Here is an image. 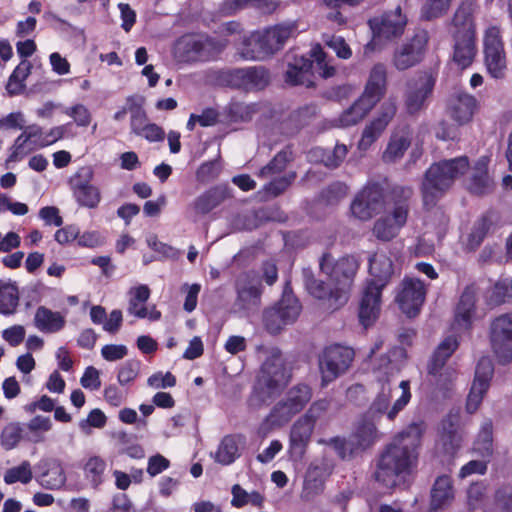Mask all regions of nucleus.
Here are the masks:
<instances>
[{"instance_id":"nucleus-59","label":"nucleus","mask_w":512,"mask_h":512,"mask_svg":"<svg viewBox=\"0 0 512 512\" xmlns=\"http://www.w3.org/2000/svg\"><path fill=\"white\" fill-rule=\"evenodd\" d=\"M512 299V278L499 280L493 288L490 302L499 305Z\"/></svg>"},{"instance_id":"nucleus-63","label":"nucleus","mask_w":512,"mask_h":512,"mask_svg":"<svg viewBox=\"0 0 512 512\" xmlns=\"http://www.w3.org/2000/svg\"><path fill=\"white\" fill-rule=\"evenodd\" d=\"M325 44L332 49L337 57L347 60L352 56V50L345 39L341 36H326Z\"/></svg>"},{"instance_id":"nucleus-61","label":"nucleus","mask_w":512,"mask_h":512,"mask_svg":"<svg viewBox=\"0 0 512 512\" xmlns=\"http://www.w3.org/2000/svg\"><path fill=\"white\" fill-rule=\"evenodd\" d=\"M348 149L344 144L335 145L332 151H323L321 161L326 167H338L347 155Z\"/></svg>"},{"instance_id":"nucleus-14","label":"nucleus","mask_w":512,"mask_h":512,"mask_svg":"<svg viewBox=\"0 0 512 512\" xmlns=\"http://www.w3.org/2000/svg\"><path fill=\"white\" fill-rule=\"evenodd\" d=\"M483 46L487 72L495 79H503L506 73L507 61L498 27L492 26L486 29Z\"/></svg>"},{"instance_id":"nucleus-53","label":"nucleus","mask_w":512,"mask_h":512,"mask_svg":"<svg viewBox=\"0 0 512 512\" xmlns=\"http://www.w3.org/2000/svg\"><path fill=\"white\" fill-rule=\"evenodd\" d=\"M493 226L492 216L487 214L476 221L468 237V246L476 249L483 242L484 238L491 231Z\"/></svg>"},{"instance_id":"nucleus-21","label":"nucleus","mask_w":512,"mask_h":512,"mask_svg":"<svg viewBox=\"0 0 512 512\" xmlns=\"http://www.w3.org/2000/svg\"><path fill=\"white\" fill-rule=\"evenodd\" d=\"M383 287L376 285L374 280H367L362 289L358 317L360 324L364 327H370L378 319L382 304Z\"/></svg>"},{"instance_id":"nucleus-15","label":"nucleus","mask_w":512,"mask_h":512,"mask_svg":"<svg viewBox=\"0 0 512 512\" xmlns=\"http://www.w3.org/2000/svg\"><path fill=\"white\" fill-rule=\"evenodd\" d=\"M490 340L498 362L507 364L512 361V313L495 318L490 326Z\"/></svg>"},{"instance_id":"nucleus-30","label":"nucleus","mask_w":512,"mask_h":512,"mask_svg":"<svg viewBox=\"0 0 512 512\" xmlns=\"http://www.w3.org/2000/svg\"><path fill=\"white\" fill-rule=\"evenodd\" d=\"M386 84V66L383 63H377L370 70L369 77L361 97L375 106L376 103L385 94Z\"/></svg>"},{"instance_id":"nucleus-38","label":"nucleus","mask_w":512,"mask_h":512,"mask_svg":"<svg viewBox=\"0 0 512 512\" xmlns=\"http://www.w3.org/2000/svg\"><path fill=\"white\" fill-rule=\"evenodd\" d=\"M454 497L452 481L449 476L443 475L436 479L431 491L430 512H436L448 505Z\"/></svg>"},{"instance_id":"nucleus-64","label":"nucleus","mask_w":512,"mask_h":512,"mask_svg":"<svg viewBox=\"0 0 512 512\" xmlns=\"http://www.w3.org/2000/svg\"><path fill=\"white\" fill-rule=\"evenodd\" d=\"M64 113L72 117L78 126L86 127L91 122V114L83 104H76L66 108Z\"/></svg>"},{"instance_id":"nucleus-45","label":"nucleus","mask_w":512,"mask_h":512,"mask_svg":"<svg viewBox=\"0 0 512 512\" xmlns=\"http://www.w3.org/2000/svg\"><path fill=\"white\" fill-rule=\"evenodd\" d=\"M226 197L227 192L225 188H212L196 199L195 209L198 213L207 214L220 205Z\"/></svg>"},{"instance_id":"nucleus-28","label":"nucleus","mask_w":512,"mask_h":512,"mask_svg":"<svg viewBox=\"0 0 512 512\" xmlns=\"http://www.w3.org/2000/svg\"><path fill=\"white\" fill-rule=\"evenodd\" d=\"M476 292L473 287H467L456 307L454 322L452 328L455 331H467L472 326L473 315L475 312Z\"/></svg>"},{"instance_id":"nucleus-13","label":"nucleus","mask_w":512,"mask_h":512,"mask_svg":"<svg viewBox=\"0 0 512 512\" xmlns=\"http://www.w3.org/2000/svg\"><path fill=\"white\" fill-rule=\"evenodd\" d=\"M385 207V194L381 184L367 183L353 198L350 204L351 215L360 220L368 221Z\"/></svg>"},{"instance_id":"nucleus-4","label":"nucleus","mask_w":512,"mask_h":512,"mask_svg":"<svg viewBox=\"0 0 512 512\" xmlns=\"http://www.w3.org/2000/svg\"><path fill=\"white\" fill-rule=\"evenodd\" d=\"M320 269L336 287L334 297L339 304H346L359 264L353 256H343L337 260L325 253L319 262Z\"/></svg>"},{"instance_id":"nucleus-42","label":"nucleus","mask_w":512,"mask_h":512,"mask_svg":"<svg viewBox=\"0 0 512 512\" xmlns=\"http://www.w3.org/2000/svg\"><path fill=\"white\" fill-rule=\"evenodd\" d=\"M129 302L127 311L139 319H144L147 316L146 302L150 297V289L147 285H139L130 288L128 291Z\"/></svg>"},{"instance_id":"nucleus-36","label":"nucleus","mask_w":512,"mask_h":512,"mask_svg":"<svg viewBox=\"0 0 512 512\" xmlns=\"http://www.w3.org/2000/svg\"><path fill=\"white\" fill-rule=\"evenodd\" d=\"M261 32H255L245 37L238 48V54L244 60H262L270 56Z\"/></svg>"},{"instance_id":"nucleus-43","label":"nucleus","mask_w":512,"mask_h":512,"mask_svg":"<svg viewBox=\"0 0 512 512\" xmlns=\"http://www.w3.org/2000/svg\"><path fill=\"white\" fill-rule=\"evenodd\" d=\"M19 305V290L15 282L0 280V314L12 315Z\"/></svg>"},{"instance_id":"nucleus-11","label":"nucleus","mask_w":512,"mask_h":512,"mask_svg":"<svg viewBox=\"0 0 512 512\" xmlns=\"http://www.w3.org/2000/svg\"><path fill=\"white\" fill-rule=\"evenodd\" d=\"M236 298L232 310L242 316H248L261 305V282L253 272H244L235 280Z\"/></svg>"},{"instance_id":"nucleus-31","label":"nucleus","mask_w":512,"mask_h":512,"mask_svg":"<svg viewBox=\"0 0 512 512\" xmlns=\"http://www.w3.org/2000/svg\"><path fill=\"white\" fill-rule=\"evenodd\" d=\"M475 107L476 99L465 92H456L451 95L447 105L449 115L459 124L471 120Z\"/></svg>"},{"instance_id":"nucleus-20","label":"nucleus","mask_w":512,"mask_h":512,"mask_svg":"<svg viewBox=\"0 0 512 512\" xmlns=\"http://www.w3.org/2000/svg\"><path fill=\"white\" fill-rule=\"evenodd\" d=\"M494 373V366L489 357H482L476 366L475 377L467 396L466 410L474 413L479 408L484 395L490 387V380Z\"/></svg>"},{"instance_id":"nucleus-3","label":"nucleus","mask_w":512,"mask_h":512,"mask_svg":"<svg viewBox=\"0 0 512 512\" xmlns=\"http://www.w3.org/2000/svg\"><path fill=\"white\" fill-rule=\"evenodd\" d=\"M413 189L409 186L396 185L391 190L392 208L379 217L373 225V235L381 241H390L406 225L410 212L409 200Z\"/></svg>"},{"instance_id":"nucleus-10","label":"nucleus","mask_w":512,"mask_h":512,"mask_svg":"<svg viewBox=\"0 0 512 512\" xmlns=\"http://www.w3.org/2000/svg\"><path fill=\"white\" fill-rule=\"evenodd\" d=\"M400 395L395 399L391 405L392 387L389 380L381 384L380 391L372 402L368 412V416H376L380 418L386 415L388 420L393 421L396 416L402 411L410 402V382L403 380L399 383Z\"/></svg>"},{"instance_id":"nucleus-54","label":"nucleus","mask_w":512,"mask_h":512,"mask_svg":"<svg viewBox=\"0 0 512 512\" xmlns=\"http://www.w3.org/2000/svg\"><path fill=\"white\" fill-rule=\"evenodd\" d=\"M23 426L19 422L7 424L1 432V445L5 450H12L24 439Z\"/></svg>"},{"instance_id":"nucleus-16","label":"nucleus","mask_w":512,"mask_h":512,"mask_svg":"<svg viewBox=\"0 0 512 512\" xmlns=\"http://www.w3.org/2000/svg\"><path fill=\"white\" fill-rule=\"evenodd\" d=\"M436 79L429 72H422L407 82L405 91V107L408 114L420 112L432 96Z\"/></svg>"},{"instance_id":"nucleus-57","label":"nucleus","mask_w":512,"mask_h":512,"mask_svg":"<svg viewBox=\"0 0 512 512\" xmlns=\"http://www.w3.org/2000/svg\"><path fill=\"white\" fill-rule=\"evenodd\" d=\"M179 46L184 49L188 58H199L204 60L203 36H184L180 40Z\"/></svg>"},{"instance_id":"nucleus-2","label":"nucleus","mask_w":512,"mask_h":512,"mask_svg":"<svg viewBox=\"0 0 512 512\" xmlns=\"http://www.w3.org/2000/svg\"><path fill=\"white\" fill-rule=\"evenodd\" d=\"M468 169L469 160L466 156L433 163L425 172L421 186L424 205L434 207L455 180L464 175Z\"/></svg>"},{"instance_id":"nucleus-33","label":"nucleus","mask_w":512,"mask_h":512,"mask_svg":"<svg viewBox=\"0 0 512 512\" xmlns=\"http://www.w3.org/2000/svg\"><path fill=\"white\" fill-rule=\"evenodd\" d=\"M314 425L302 416L292 425L290 431V450L293 455L301 457L310 441Z\"/></svg>"},{"instance_id":"nucleus-60","label":"nucleus","mask_w":512,"mask_h":512,"mask_svg":"<svg viewBox=\"0 0 512 512\" xmlns=\"http://www.w3.org/2000/svg\"><path fill=\"white\" fill-rule=\"evenodd\" d=\"M140 362L138 360H128L124 362L118 371V382L124 386L133 382L139 374Z\"/></svg>"},{"instance_id":"nucleus-46","label":"nucleus","mask_w":512,"mask_h":512,"mask_svg":"<svg viewBox=\"0 0 512 512\" xmlns=\"http://www.w3.org/2000/svg\"><path fill=\"white\" fill-rule=\"evenodd\" d=\"M474 452L484 459H490L493 454V426L490 420L483 422L473 446Z\"/></svg>"},{"instance_id":"nucleus-56","label":"nucleus","mask_w":512,"mask_h":512,"mask_svg":"<svg viewBox=\"0 0 512 512\" xmlns=\"http://www.w3.org/2000/svg\"><path fill=\"white\" fill-rule=\"evenodd\" d=\"M295 178V172H289L288 174L280 177L276 176L270 178V181L264 185L263 191L271 197H276L283 193L293 183Z\"/></svg>"},{"instance_id":"nucleus-52","label":"nucleus","mask_w":512,"mask_h":512,"mask_svg":"<svg viewBox=\"0 0 512 512\" xmlns=\"http://www.w3.org/2000/svg\"><path fill=\"white\" fill-rule=\"evenodd\" d=\"M239 447L233 436H225L215 453V461L222 465H229L239 457Z\"/></svg>"},{"instance_id":"nucleus-17","label":"nucleus","mask_w":512,"mask_h":512,"mask_svg":"<svg viewBox=\"0 0 512 512\" xmlns=\"http://www.w3.org/2000/svg\"><path fill=\"white\" fill-rule=\"evenodd\" d=\"M397 112V101L395 98H388L379 107L376 115L367 124L362 132L358 143L359 149L367 150L386 130Z\"/></svg>"},{"instance_id":"nucleus-49","label":"nucleus","mask_w":512,"mask_h":512,"mask_svg":"<svg viewBox=\"0 0 512 512\" xmlns=\"http://www.w3.org/2000/svg\"><path fill=\"white\" fill-rule=\"evenodd\" d=\"M292 160V152L284 149L278 152L274 158L263 168L260 169L258 177L261 179H270L276 177L286 168L288 162Z\"/></svg>"},{"instance_id":"nucleus-24","label":"nucleus","mask_w":512,"mask_h":512,"mask_svg":"<svg viewBox=\"0 0 512 512\" xmlns=\"http://www.w3.org/2000/svg\"><path fill=\"white\" fill-rule=\"evenodd\" d=\"M476 4L473 0H464L455 10L447 24L449 35L477 34L475 23Z\"/></svg>"},{"instance_id":"nucleus-19","label":"nucleus","mask_w":512,"mask_h":512,"mask_svg":"<svg viewBox=\"0 0 512 512\" xmlns=\"http://www.w3.org/2000/svg\"><path fill=\"white\" fill-rule=\"evenodd\" d=\"M427 43V32L421 31L415 34L394 51L393 66L399 71H404L417 65L424 57Z\"/></svg>"},{"instance_id":"nucleus-32","label":"nucleus","mask_w":512,"mask_h":512,"mask_svg":"<svg viewBox=\"0 0 512 512\" xmlns=\"http://www.w3.org/2000/svg\"><path fill=\"white\" fill-rule=\"evenodd\" d=\"M297 31L296 22H288L275 25L261 32L270 55L280 50L288 39L297 34Z\"/></svg>"},{"instance_id":"nucleus-27","label":"nucleus","mask_w":512,"mask_h":512,"mask_svg":"<svg viewBox=\"0 0 512 512\" xmlns=\"http://www.w3.org/2000/svg\"><path fill=\"white\" fill-rule=\"evenodd\" d=\"M412 142V130L403 126L393 131L382 154L385 163H395L403 158Z\"/></svg>"},{"instance_id":"nucleus-29","label":"nucleus","mask_w":512,"mask_h":512,"mask_svg":"<svg viewBox=\"0 0 512 512\" xmlns=\"http://www.w3.org/2000/svg\"><path fill=\"white\" fill-rule=\"evenodd\" d=\"M489 159L481 157L472 168L471 174L466 181L467 189L476 195L490 193L494 188V181L488 173Z\"/></svg>"},{"instance_id":"nucleus-48","label":"nucleus","mask_w":512,"mask_h":512,"mask_svg":"<svg viewBox=\"0 0 512 512\" xmlns=\"http://www.w3.org/2000/svg\"><path fill=\"white\" fill-rule=\"evenodd\" d=\"M130 128L138 135L148 124L147 114L143 108V99L139 96H129Z\"/></svg>"},{"instance_id":"nucleus-40","label":"nucleus","mask_w":512,"mask_h":512,"mask_svg":"<svg viewBox=\"0 0 512 512\" xmlns=\"http://www.w3.org/2000/svg\"><path fill=\"white\" fill-rule=\"evenodd\" d=\"M463 434L458 425V416L456 414L448 415L442 422V441L445 451L453 454L462 442Z\"/></svg>"},{"instance_id":"nucleus-58","label":"nucleus","mask_w":512,"mask_h":512,"mask_svg":"<svg viewBox=\"0 0 512 512\" xmlns=\"http://www.w3.org/2000/svg\"><path fill=\"white\" fill-rule=\"evenodd\" d=\"M452 0H427L422 8V17L433 20L443 16L449 9Z\"/></svg>"},{"instance_id":"nucleus-55","label":"nucleus","mask_w":512,"mask_h":512,"mask_svg":"<svg viewBox=\"0 0 512 512\" xmlns=\"http://www.w3.org/2000/svg\"><path fill=\"white\" fill-rule=\"evenodd\" d=\"M33 478L32 468L29 461L25 460L16 467L6 470L4 474V482L8 485L16 482L28 484Z\"/></svg>"},{"instance_id":"nucleus-35","label":"nucleus","mask_w":512,"mask_h":512,"mask_svg":"<svg viewBox=\"0 0 512 512\" xmlns=\"http://www.w3.org/2000/svg\"><path fill=\"white\" fill-rule=\"evenodd\" d=\"M393 273L391 259L383 252H376L369 258L370 280H374L379 287H385Z\"/></svg>"},{"instance_id":"nucleus-34","label":"nucleus","mask_w":512,"mask_h":512,"mask_svg":"<svg viewBox=\"0 0 512 512\" xmlns=\"http://www.w3.org/2000/svg\"><path fill=\"white\" fill-rule=\"evenodd\" d=\"M305 286L313 297L325 301L328 309L337 310L344 305L336 302L334 297L336 293L335 286L332 288L324 281L315 279L311 273L305 272Z\"/></svg>"},{"instance_id":"nucleus-37","label":"nucleus","mask_w":512,"mask_h":512,"mask_svg":"<svg viewBox=\"0 0 512 512\" xmlns=\"http://www.w3.org/2000/svg\"><path fill=\"white\" fill-rule=\"evenodd\" d=\"M65 317L45 306L37 308L34 316L35 326L44 333H56L65 326Z\"/></svg>"},{"instance_id":"nucleus-5","label":"nucleus","mask_w":512,"mask_h":512,"mask_svg":"<svg viewBox=\"0 0 512 512\" xmlns=\"http://www.w3.org/2000/svg\"><path fill=\"white\" fill-rule=\"evenodd\" d=\"M311 70L323 78H329L335 74V67L327 60V55L320 45H315L311 49L310 57L304 55L288 56L286 82L292 85L306 84L310 82Z\"/></svg>"},{"instance_id":"nucleus-8","label":"nucleus","mask_w":512,"mask_h":512,"mask_svg":"<svg viewBox=\"0 0 512 512\" xmlns=\"http://www.w3.org/2000/svg\"><path fill=\"white\" fill-rule=\"evenodd\" d=\"M368 24L373 37L365 45V53L376 50L383 42L401 37L407 24V17L398 6L394 10L386 11L380 16L371 18Z\"/></svg>"},{"instance_id":"nucleus-25","label":"nucleus","mask_w":512,"mask_h":512,"mask_svg":"<svg viewBox=\"0 0 512 512\" xmlns=\"http://www.w3.org/2000/svg\"><path fill=\"white\" fill-rule=\"evenodd\" d=\"M40 471L37 481L48 490L61 489L66 483V474L60 460L56 458H44L37 464Z\"/></svg>"},{"instance_id":"nucleus-44","label":"nucleus","mask_w":512,"mask_h":512,"mask_svg":"<svg viewBox=\"0 0 512 512\" xmlns=\"http://www.w3.org/2000/svg\"><path fill=\"white\" fill-rule=\"evenodd\" d=\"M374 106L361 96L337 119L339 127H349L361 121Z\"/></svg>"},{"instance_id":"nucleus-41","label":"nucleus","mask_w":512,"mask_h":512,"mask_svg":"<svg viewBox=\"0 0 512 512\" xmlns=\"http://www.w3.org/2000/svg\"><path fill=\"white\" fill-rule=\"evenodd\" d=\"M379 420L376 416H368V412L359 421L354 433L356 443L361 448L371 446L378 437L376 422Z\"/></svg>"},{"instance_id":"nucleus-1","label":"nucleus","mask_w":512,"mask_h":512,"mask_svg":"<svg viewBox=\"0 0 512 512\" xmlns=\"http://www.w3.org/2000/svg\"><path fill=\"white\" fill-rule=\"evenodd\" d=\"M424 423L414 422L401 431L381 453L374 477L387 488L405 482L418 463V449L421 444Z\"/></svg>"},{"instance_id":"nucleus-7","label":"nucleus","mask_w":512,"mask_h":512,"mask_svg":"<svg viewBox=\"0 0 512 512\" xmlns=\"http://www.w3.org/2000/svg\"><path fill=\"white\" fill-rule=\"evenodd\" d=\"M283 356L279 351L273 352L262 364L255 386V393L262 402L277 394L289 380Z\"/></svg>"},{"instance_id":"nucleus-6","label":"nucleus","mask_w":512,"mask_h":512,"mask_svg":"<svg viewBox=\"0 0 512 512\" xmlns=\"http://www.w3.org/2000/svg\"><path fill=\"white\" fill-rule=\"evenodd\" d=\"M311 398L312 390L308 385L297 384L291 387L266 417L259 428V434L265 436L268 433V425L283 426L288 423L293 416L302 411Z\"/></svg>"},{"instance_id":"nucleus-47","label":"nucleus","mask_w":512,"mask_h":512,"mask_svg":"<svg viewBox=\"0 0 512 512\" xmlns=\"http://www.w3.org/2000/svg\"><path fill=\"white\" fill-rule=\"evenodd\" d=\"M31 63L24 60L14 69L6 84V91L9 96L21 94L25 89V80L31 72Z\"/></svg>"},{"instance_id":"nucleus-9","label":"nucleus","mask_w":512,"mask_h":512,"mask_svg":"<svg viewBox=\"0 0 512 512\" xmlns=\"http://www.w3.org/2000/svg\"><path fill=\"white\" fill-rule=\"evenodd\" d=\"M355 353L351 347L341 344L326 346L318 357L322 387L327 386L347 372Z\"/></svg>"},{"instance_id":"nucleus-26","label":"nucleus","mask_w":512,"mask_h":512,"mask_svg":"<svg viewBox=\"0 0 512 512\" xmlns=\"http://www.w3.org/2000/svg\"><path fill=\"white\" fill-rule=\"evenodd\" d=\"M230 82L244 90H259L269 83V73L262 66L235 69L230 73Z\"/></svg>"},{"instance_id":"nucleus-18","label":"nucleus","mask_w":512,"mask_h":512,"mask_svg":"<svg viewBox=\"0 0 512 512\" xmlns=\"http://www.w3.org/2000/svg\"><path fill=\"white\" fill-rule=\"evenodd\" d=\"M93 175L90 167H81L70 180L76 202L89 209L96 208L101 201L100 189L91 184Z\"/></svg>"},{"instance_id":"nucleus-23","label":"nucleus","mask_w":512,"mask_h":512,"mask_svg":"<svg viewBox=\"0 0 512 512\" xmlns=\"http://www.w3.org/2000/svg\"><path fill=\"white\" fill-rule=\"evenodd\" d=\"M451 39V60L460 69L472 65L477 53V34L449 35Z\"/></svg>"},{"instance_id":"nucleus-51","label":"nucleus","mask_w":512,"mask_h":512,"mask_svg":"<svg viewBox=\"0 0 512 512\" xmlns=\"http://www.w3.org/2000/svg\"><path fill=\"white\" fill-rule=\"evenodd\" d=\"M25 427L28 432L24 434V439L31 443H40L44 441L43 433L51 429L52 422L49 417L37 415Z\"/></svg>"},{"instance_id":"nucleus-62","label":"nucleus","mask_w":512,"mask_h":512,"mask_svg":"<svg viewBox=\"0 0 512 512\" xmlns=\"http://www.w3.org/2000/svg\"><path fill=\"white\" fill-rule=\"evenodd\" d=\"M230 122H244L251 119L252 112L249 105L241 102L231 103L226 108Z\"/></svg>"},{"instance_id":"nucleus-50","label":"nucleus","mask_w":512,"mask_h":512,"mask_svg":"<svg viewBox=\"0 0 512 512\" xmlns=\"http://www.w3.org/2000/svg\"><path fill=\"white\" fill-rule=\"evenodd\" d=\"M83 470L91 486L98 488L104 481L106 462L99 456H92L84 464Z\"/></svg>"},{"instance_id":"nucleus-22","label":"nucleus","mask_w":512,"mask_h":512,"mask_svg":"<svg viewBox=\"0 0 512 512\" xmlns=\"http://www.w3.org/2000/svg\"><path fill=\"white\" fill-rule=\"evenodd\" d=\"M426 289L422 281L415 278H405L401 282L396 301L401 311L408 317H415L425 300Z\"/></svg>"},{"instance_id":"nucleus-39","label":"nucleus","mask_w":512,"mask_h":512,"mask_svg":"<svg viewBox=\"0 0 512 512\" xmlns=\"http://www.w3.org/2000/svg\"><path fill=\"white\" fill-rule=\"evenodd\" d=\"M458 340L451 335L446 337L435 350L432 359L428 365V372L431 375H438L444 367L446 361L458 348Z\"/></svg>"},{"instance_id":"nucleus-12","label":"nucleus","mask_w":512,"mask_h":512,"mask_svg":"<svg viewBox=\"0 0 512 512\" xmlns=\"http://www.w3.org/2000/svg\"><path fill=\"white\" fill-rule=\"evenodd\" d=\"M301 305L291 291L284 290L282 298L263 312V323L271 334L279 333L284 326L294 323L301 313Z\"/></svg>"}]
</instances>
